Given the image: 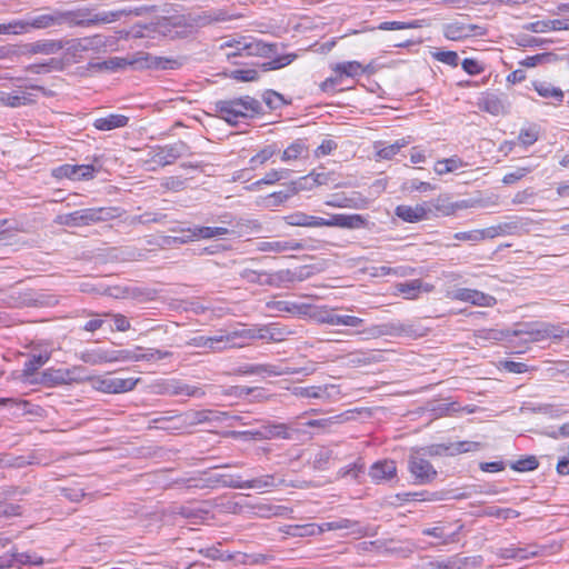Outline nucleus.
Instances as JSON below:
<instances>
[{
  "mask_svg": "<svg viewBox=\"0 0 569 569\" xmlns=\"http://www.w3.org/2000/svg\"><path fill=\"white\" fill-rule=\"evenodd\" d=\"M176 483L182 485L188 489L214 488L217 485L232 489H268L281 486L283 480H278L274 475H264L250 480H241L240 476L213 473L208 477L179 479Z\"/></svg>",
  "mask_w": 569,
  "mask_h": 569,
  "instance_id": "f257e3e1",
  "label": "nucleus"
},
{
  "mask_svg": "<svg viewBox=\"0 0 569 569\" xmlns=\"http://www.w3.org/2000/svg\"><path fill=\"white\" fill-rule=\"evenodd\" d=\"M284 222L292 227H338L342 229L356 230L368 228V219L359 213L345 214L333 213L329 218L316 217L302 211L292 212L283 217Z\"/></svg>",
  "mask_w": 569,
  "mask_h": 569,
  "instance_id": "f03ea898",
  "label": "nucleus"
},
{
  "mask_svg": "<svg viewBox=\"0 0 569 569\" xmlns=\"http://www.w3.org/2000/svg\"><path fill=\"white\" fill-rule=\"evenodd\" d=\"M213 110L230 124H237L240 118H253L263 113L259 100L250 96L218 100L213 103Z\"/></svg>",
  "mask_w": 569,
  "mask_h": 569,
  "instance_id": "7ed1b4c3",
  "label": "nucleus"
},
{
  "mask_svg": "<svg viewBox=\"0 0 569 569\" xmlns=\"http://www.w3.org/2000/svg\"><path fill=\"white\" fill-rule=\"evenodd\" d=\"M122 16V11H101L97 12L91 8H78L74 10H61L62 26L68 27H94L117 21Z\"/></svg>",
  "mask_w": 569,
  "mask_h": 569,
  "instance_id": "20e7f679",
  "label": "nucleus"
},
{
  "mask_svg": "<svg viewBox=\"0 0 569 569\" xmlns=\"http://www.w3.org/2000/svg\"><path fill=\"white\" fill-rule=\"evenodd\" d=\"M368 336L372 338H379L383 336L389 337H407V338H418L422 337V328L411 323V322H401V321H389L379 325H373L366 330Z\"/></svg>",
  "mask_w": 569,
  "mask_h": 569,
  "instance_id": "39448f33",
  "label": "nucleus"
},
{
  "mask_svg": "<svg viewBox=\"0 0 569 569\" xmlns=\"http://www.w3.org/2000/svg\"><path fill=\"white\" fill-rule=\"evenodd\" d=\"M419 449H412L408 458V470L417 485L431 483L438 476L437 470Z\"/></svg>",
  "mask_w": 569,
  "mask_h": 569,
  "instance_id": "423d86ee",
  "label": "nucleus"
},
{
  "mask_svg": "<svg viewBox=\"0 0 569 569\" xmlns=\"http://www.w3.org/2000/svg\"><path fill=\"white\" fill-rule=\"evenodd\" d=\"M190 147L182 140L164 146H156L152 149L151 161L160 167L172 164L183 156H190Z\"/></svg>",
  "mask_w": 569,
  "mask_h": 569,
  "instance_id": "0eeeda50",
  "label": "nucleus"
},
{
  "mask_svg": "<svg viewBox=\"0 0 569 569\" xmlns=\"http://www.w3.org/2000/svg\"><path fill=\"white\" fill-rule=\"evenodd\" d=\"M470 497L468 492H457L456 490H440V491H413L397 493L396 499L401 502L415 500V501H443L448 499H467Z\"/></svg>",
  "mask_w": 569,
  "mask_h": 569,
  "instance_id": "6e6552de",
  "label": "nucleus"
},
{
  "mask_svg": "<svg viewBox=\"0 0 569 569\" xmlns=\"http://www.w3.org/2000/svg\"><path fill=\"white\" fill-rule=\"evenodd\" d=\"M442 32L448 40L460 41L469 37L485 36L487 33V29L479 24L466 23L457 20L445 23Z\"/></svg>",
  "mask_w": 569,
  "mask_h": 569,
  "instance_id": "1a4fd4ad",
  "label": "nucleus"
},
{
  "mask_svg": "<svg viewBox=\"0 0 569 569\" xmlns=\"http://www.w3.org/2000/svg\"><path fill=\"white\" fill-rule=\"evenodd\" d=\"M313 372V369L307 368H290L286 367L282 370H277L276 366L272 365H253L246 363L238 368L239 375L251 376V375H268V376H280V375H293V373H303L308 376Z\"/></svg>",
  "mask_w": 569,
  "mask_h": 569,
  "instance_id": "9d476101",
  "label": "nucleus"
},
{
  "mask_svg": "<svg viewBox=\"0 0 569 569\" xmlns=\"http://www.w3.org/2000/svg\"><path fill=\"white\" fill-rule=\"evenodd\" d=\"M79 359L91 366L107 362H123V349L110 350L100 347L88 349L80 352Z\"/></svg>",
  "mask_w": 569,
  "mask_h": 569,
  "instance_id": "9b49d317",
  "label": "nucleus"
},
{
  "mask_svg": "<svg viewBox=\"0 0 569 569\" xmlns=\"http://www.w3.org/2000/svg\"><path fill=\"white\" fill-rule=\"evenodd\" d=\"M139 378L103 377L96 380V389L104 393H123L134 389Z\"/></svg>",
  "mask_w": 569,
  "mask_h": 569,
  "instance_id": "f8f14e48",
  "label": "nucleus"
},
{
  "mask_svg": "<svg viewBox=\"0 0 569 569\" xmlns=\"http://www.w3.org/2000/svg\"><path fill=\"white\" fill-rule=\"evenodd\" d=\"M312 317L320 323L346 326L351 328L361 327L365 322V320L359 317L337 315L332 309H320L316 311Z\"/></svg>",
  "mask_w": 569,
  "mask_h": 569,
  "instance_id": "ddd939ff",
  "label": "nucleus"
},
{
  "mask_svg": "<svg viewBox=\"0 0 569 569\" xmlns=\"http://www.w3.org/2000/svg\"><path fill=\"white\" fill-rule=\"evenodd\" d=\"M78 368H48L41 372L40 378L36 379L37 383H41L44 387L52 388L60 385H68L76 380L73 373Z\"/></svg>",
  "mask_w": 569,
  "mask_h": 569,
  "instance_id": "4468645a",
  "label": "nucleus"
},
{
  "mask_svg": "<svg viewBox=\"0 0 569 569\" xmlns=\"http://www.w3.org/2000/svg\"><path fill=\"white\" fill-rule=\"evenodd\" d=\"M98 171L93 164H62L53 170V174L57 178L80 181L92 179Z\"/></svg>",
  "mask_w": 569,
  "mask_h": 569,
  "instance_id": "2eb2a0df",
  "label": "nucleus"
},
{
  "mask_svg": "<svg viewBox=\"0 0 569 569\" xmlns=\"http://www.w3.org/2000/svg\"><path fill=\"white\" fill-rule=\"evenodd\" d=\"M26 32L29 29H48L62 26L61 10L53 9L46 13L29 16L23 20Z\"/></svg>",
  "mask_w": 569,
  "mask_h": 569,
  "instance_id": "dca6fc26",
  "label": "nucleus"
},
{
  "mask_svg": "<svg viewBox=\"0 0 569 569\" xmlns=\"http://www.w3.org/2000/svg\"><path fill=\"white\" fill-rule=\"evenodd\" d=\"M452 298L463 302H470L480 307H492L497 300L482 291L469 288H459L452 292Z\"/></svg>",
  "mask_w": 569,
  "mask_h": 569,
  "instance_id": "f3484780",
  "label": "nucleus"
},
{
  "mask_svg": "<svg viewBox=\"0 0 569 569\" xmlns=\"http://www.w3.org/2000/svg\"><path fill=\"white\" fill-rule=\"evenodd\" d=\"M369 477L375 483L392 480L397 477L396 461L391 459L376 461L369 469Z\"/></svg>",
  "mask_w": 569,
  "mask_h": 569,
  "instance_id": "a211bd4d",
  "label": "nucleus"
},
{
  "mask_svg": "<svg viewBox=\"0 0 569 569\" xmlns=\"http://www.w3.org/2000/svg\"><path fill=\"white\" fill-rule=\"evenodd\" d=\"M309 277L307 267H301L298 270L282 269L276 272H270V287L281 288L287 283L295 281H302Z\"/></svg>",
  "mask_w": 569,
  "mask_h": 569,
  "instance_id": "6ab92c4d",
  "label": "nucleus"
},
{
  "mask_svg": "<svg viewBox=\"0 0 569 569\" xmlns=\"http://www.w3.org/2000/svg\"><path fill=\"white\" fill-rule=\"evenodd\" d=\"M172 232H188L189 239L200 240V239H211L216 237L230 234V229L224 227H203V226H193L189 228H180L170 229Z\"/></svg>",
  "mask_w": 569,
  "mask_h": 569,
  "instance_id": "aec40b11",
  "label": "nucleus"
},
{
  "mask_svg": "<svg viewBox=\"0 0 569 569\" xmlns=\"http://www.w3.org/2000/svg\"><path fill=\"white\" fill-rule=\"evenodd\" d=\"M228 20L227 13L222 10H211L201 12L188 13L189 29L191 32L194 29L206 27L213 22Z\"/></svg>",
  "mask_w": 569,
  "mask_h": 569,
  "instance_id": "412c9836",
  "label": "nucleus"
},
{
  "mask_svg": "<svg viewBox=\"0 0 569 569\" xmlns=\"http://www.w3.org/2000/svg\"><path fill=\"white\" fill-rule=\"evenodd\" d=\"M429 212H431V209L426 204H417L415 207L400 204L395 210L398 218L410 223L427 219Z\"/></svg>",
  "mask_w": 569,
  "mask_h": 569,
  "instance_id": "4be33fe9",
  "label": "nucleus"
},
{
  "mask_svg": "<svg viewBox=\"0 0 569 569\" xmlns=\"http://www.w3.org/2000/svg\"><path fill=\"white\" fill-rule=\"evenodd\" d=\"M277 52V46L271 43H266L262 41H252L246 43L238 52L228 53V58L236 56H260V57H270Z\"/></svg>",
  "mask_w": 569,
  "mask_h": 569,
  "instance_id": "5701e85b",
  "label": "nucleus"
},
{
  "mask_svg": "<svg viewBox=\"0 0 569 569\" xmlns=\"http://www.w3.org/2000/svg\"><path fill=\"white\" fill-rule=\"evenodd\" d=\"M479 108L492 116L506 114L508 112L509 104L507 101L495 93H487L483 96L479 103Z\"/></svg>",
  "mask_w": 569,
  "mask_h": 569,
  "instance_id": "b1692460",
  "label": "nucleus"
},
{
  "mask_svg": "<svg viewBox=\"0 0 569 569\" xmlns=\"http://www.w3.org/2000/svg\"><path fill=\"white\" fill-rule=\"evenodd\" d=\"M80 212L82 214L83 226H89L91 223H96V222H100V221H108L116 217L114 208H106V207L87 208V209H80Z\"/></svg>",
  "mask_w": 569,
  "mask_h": 569,
  "instance_id": "393cba45",
  "label": "nucleus"
},
{
  "mask_svg": "<svg viewBox=\"0 0 569 569\" xmlns=\"http://www.w3.org/2000/svg\"><path fill=\"white\" fill-rule=\"evenodd\" d=\"M567 331L561 326L548 323L543 325L540 329L527 331L526 333L529 336L530 341H541L547 338L560 340L567 336Z\"/></svg>",
  "mask_w": 569,
  "mask_h": 569,
  "instance_id": "a878e982",
  "label": "nucleus"
},
{
  "mask_svg": "<svg viewBox=\"0 0 569 569\" xmlns=\"http://www.w3.org/2000/svg\"><path fill=\"white\" fill-rule=\"evenodd\" d=\"M305 249V246L296 240L289 241H260L257 243V250L267 252H284V251H299Z\"/></svg>",
  "mask_w": 569,
  "mask_h": 569,
  "instance_id": "bb28decb",
  "label": "nucleus"
},
{
  "mask_svg": "<svg viewBox=\"0 0 569 569\" xmlns=\"http://www.w3.org/2000/svg\"><path fill=\"white\" fill-rule=\"evenodd\" d=\"M129 122V117L124 114L110 113L106 117L97 118L93 121V127L100 131H110L117 128L126 127Z\"/></svg>",
  "mask_w": 569,
  "mask_h": 569,
  "instance_id": "cd10ccee",
  "label": "nucleus"
},
{
  "mask_svg": "<svg viewBox=\"0 0 569 569\" xmlns=\"http://www.w3.org/2000/svg\"><path fill=\"white\" fill-rule=\"evenodd\" d=\"M262 230L261 223L256 219L238 218L233 223V229H230V234L238 237H246L259 233Z\"/></svg>",
  "mask_w": 569,
  "mask_h": 569,
  "instance_id": "c85d7f7f",
  "label": "nucleus"
},
{
  "mask_svg": "<svg viewBox=\"0 0 569 569\" xmlns=\"http://www.w3.org/2000/svg\"><path fill=\"white\" fill-rule=\"evenodd\" d=\"M160 32L164 36L171 32V28L182 29V31H176V34L191 32L189 29L188 14L173 16L163 18L159 23Z\"/></svg>",
  "mask_w": 569,
  "mask_h": 569,
  "instance_id": "c756f323",
  "label": "nucleus"
},
{
  "mask_svg": "<svg viewBox=\"0 0 569 569\" xmlns=\"http://www.w3.org/2000/svg\"><path fill=\"white\" fill-rule=\"evenodd\" d=\"M257 336L259 339H266L273 342H280L286 339L288 335L291 333L287 327H281L277 323H270L263 326L257 330Z\"/></svg>",
  "mask_w": 569,
  "mask_h": 569,
  "instance_id": "7c9ffc66",
  "label": "nucleus"
},
{
  "mask_svg": "<svg viewBox=\"0 0 569 569\" xmlns=\"http://www.w3.org/2000/svg\"><path fill=\"white\" fill-rule=\"evenodd\" d=\"M134 62L139 63L141 67L159 70L176 69L179 64L177 60L163 57H154L149 53H146L143 58L136 60Z\"/></svg>",
  "mask_w": 569,
  "mask_h": 569,
  "instance_id": "2f4dec72",
  "label": "nucleus"
},
{
  "mask_svg": "<svg viewBox=\"0 0 569 569\" xmlns=\"http://www.w3.org/2000/svg\"><path fill=\"white\" fill-rule=\"evenodd\" d=\"M109 43L107 37L102 34H94L92 37H84L79 39L78 43L74 46L77 51H100L102 48H106Z\"/></svg>",
  "mask_w": 569,
  "mask_h": 569,
  "instance_id": "473e14b6",
  "label": "nucleus"
},
{
  "mask_svg": "<svg viewBox=\"0 0 569 569\" xmlns=\"http://www.w3.org/2000/svg\"><path fill=\"white\" fill-rule=\"evenodd\" d=\"M278 153H280V148L277 146V143L266 144L262 149H260L254 156L250 158V169H257L258 167L264 164L267 161H269L273 156Z\"/></svg>",
  "mask_w": 569,
  "mask_h": 569,
  "instance_id": "72a5a7b5",
  "label": "nucleus"
},
{
  "mask_svg": "<svg viewBox=\"0 0 569 569\" xmlns=\"http://www.w3.org/2000/svg\"><path fill=\"white\" fill-rule=\"evenodd\" d=\"M533 89L542 98L553 99L557 103H561L565 98L563 91L546 81H535Z\"/></svg>",
  "mask_w": 569,
  "mask_h": 569,
  "instance_id": "f704fd0d",
  "label": "nucleus"
},
{
  "mask_svg": "<svg viewBox=\"0 0 569 569\" xmlns=\"http://www.w3.org/2000/svg\"><path fill=\"white\" fill-rule=\"evenodd\" d=\"M308 152V147L303 139H297L290 143L281 153V161L290 162L302 158Z\"/></svg>",
  "mask_w": 569,
  "mask_h": 569,
  "instance_id": "c9c22d12",
  "label": "nucleus"
},
{
  "mask_svg": "<svg viewBox=\"0 0 569 569\" xmlns=\"http://www.w3.org/2000/svg\"><path fill=\"white\" fill-rule=\"evenodd\" d=\"M0 100L3 106L11 108H18L34 102L33 94L29 92L2 93Z\"/></svg>",
  "mask_w": 569,
  "mask_h": 569,
  "instance_id": "e433bc0d",
  "label": "nucleus"
},
{
  "mask_svg": "<svg viewBox=\"0 0 569 569\" xmlns=\"http://www.w3.org/2000/svg\"><path fill=\"white\" fill-rule=\"evenodd\" d=\"M332 70L338 77H340V80L342 79L343 76L355 78L365 72L362 64L358 61H347L337 63L332 68Z\"/></svg>",
  "mask_w": 569,
  "mask_h": 569,
  "instance_id": "4c0bfd02",
  "label": "nucleus"
},
{
  "mask_svg": "<svg viewBox=\"0 0 569 569\" xmlns=\"http://www.w3.org/2000/svg\"><path fill=\"white\" fill-rule=\"evenodd\" d=\"M284 532L292 537H310L322 533L323 528L317 523L292 525Z\"/></svg>",
  "mask_w": 569,
  "mask_h": 569,
  "instance_id": "58836bf2",
  "label": "nucleus"
},
{
  "mask_svg": "<svg viewBox=\"0 0 569 569\" xmlns=\"http://www.w3.org/2000/svg\"><path fill=\"white\" fill-rule=\"evenodd\" d=\"M328 386L295 387L292 393L302 398L327 399L330 397Z\"/></svg>",
  "mask_w": 569,
  "mask_h": 569,
  "instance_id": "ea45409f",
  "label": "nucleus"
},
{
  "mask_svg": "<svg viewBox=\"0 0 569 569\" xmlns=\"http://www.w3.org/2000/svg\"><path fill=\"white\" fill-rule=\"evenodd\" d=\"M562 57H559L557 53L553 52H545V53H538L535 56H528L523 60L519 62L520 66L532 68L538 64H547V63H555L559 60H562Z\"/></svg>",
  "mask_w": 569,
  "mask_h": 569,
  "instance_id": "a19ab883",
  "label": "nucleus"
},
{
  "mask_svg": "<svg viewBox=\"0 0 569 569\" xmlns=\"http://www.w3.org/2000/svg\"><path fill=\"white\" fill-rule=\"evenodd\" d=\"M49 360V357L46 355H33L28 361L24 362L23 369H22V376L26 380L29 382H36L34 380H31L30 378L38 371L40 367H42L47 361Z\"/></svg>",
  "mask_w": 569,
  "mask_h": 569,
  "instance_id": "79ce46f5",
  "label": "nucleus"
},
{
  "mask_svg": "<svg viewBox=\"0 0 569 569\" xmlns=\"http://www.w3.org/2000/svg\"><path fill=\"white\" fill-rule=\"evenodd\" d=\"M540 137V127L536 123H531L520 129L518 134V142L523 147H530L538 141Z\"/></svg>",
  "mask_w": 569,
  "mask_h": 569,
  "instance_id": "37998d69",
  "label": "nucleus"
},
{
  "mask_svg": "<svg viewBox=\"0 0 569 569\" xmlns=\"http://www.w3.org/2000/svg\"><path fill=\"white\" fill-rule=\"evenodd\" d=\"M516 229V222H503L497 226H491L486 229H481L482 240L487 238L492 239L503 234H511Z\"/></svg>",
  "mask_w": 569,
  "mask_h": 569,
  "instance_id": "c03bdc74",
  "label": "nucleus"
},
{
  "mask_svg": "<svg viewBox=\"0 0 569 569\" xmlns=\"http://www.w3.org/2000/svg\"><path fill=\"white\" fill-rule=\"evenodd\" d=\"M565 28L563 19L539 20L527 26V29L532 32H547L550 30L558 31L565 30Z\"/></svg>",
  "mask_w": 569,
  "mask_h": 569,
  "instance_id": "a18cd8bd",
  "label": "nucleus"
},
{
  "mask_svg": "<svg viewBox=\"0 0 569 569\" xmlns=\"http://www.w3.org/2000/svg\"><path fill=\"white\" fill-rule=\"evenodd\" d=\"M123 361H156L152 348L136 347L132 350L123 349Z\"/></svg>",
  "mask_w": 569,
  "mask_h": 569,
  "instance_id": "49530a36",
  "label": "nucleus"
},
{
  "mask_svg": "<svg viewBox=\"0 0 569 569\" xmlns=\"http://www.w3.org/2000/svg\"><path fill=\"white\" fill-rule=\"evenodd\" d=\"M266 307L268 310L279 313H300L301 311V307L298 303L286 300H271L266 303Z\"/></svg>",
  "mask_w": 569,
  "mask_h": 569,
  "instance_id": "de8ad7c7",
  "label": "nucleus"
},
{
  "mask_svg": "<svg viewBox=\"0 0 569 569\" xmlns=\"http://www.w3.org/2000/svg\"><path fill=\"white\" fill-rule=\"evenodd\" d=\"M422 281L420 279L410 280L397 284V291L401 293L406 299H415L418 297Z\"/></svg>",
  "mask_w": 569,
  "mask_h": 569,
  "instance_id": "09e8293b",
  "label": "nucleus"
},
{
  "mask_svg": "<svg viewBox=\"0 0 569 569\" xmlns=\"http://www.w3.org/2000/svg\"><path fill=\"white\" fill-rule=\"evenodd\" d=\"M365 462L359 458L353 463L342 467L338 471V477L347 478L350 477L353 480H359L360 476L365 473Z\"/></svg>",
  "mask_w": 569,
  "mask_h": 569,
  "instance_id": "8fccbe9b",
  "label": "nucleus"
},
{
  "mask_svg": "<svg viewBox=\"0 0 569 569\" xmlns=\"http://www.w3.org/2000/svg\"><path fill=\"white\" fill-rule=\"evenodd\" d=\"M14 553L17 558L18 568H21L23 566L40 567L44 563V559L34 552H19L18 549L14 547Z\"/></svg>",
  "mask_w": 569,
  "mask_h": 569,
  "instance_id": "3c124183",
  "label": "nucleus"
},
{
  "mask_svg": "<svg viewBox=\"0 0 569 569\" xmlns=\"http://www.w3.org/2000/svg\"><path fill=\"white\" fill-rule=\"evenodd\" d=\"M242 278L246 279L249 283L270 287V272L267 271L246 269L242 272Z\"/></svg>",
  "mask_w": 569,
  "mask_h": 569,
  "instance_id": "603ef678",
  "label": "nucleus"
},
{
  "mask_svg": "<svg viewBox=\"0 0 569 569\" xmlns=\"http://www.w3.org/2000/svg\"><path fill=\"white\" fill-rule=\"evenodd\" d=\"M187 421L190 425H199L204 422H211L218 419L217 415L212 410H197L187 413Z\"/></svg>",
  "mask_w": 569,
  "mask_h": 569,
  "instance_id": "864d4df0",
  "label": "nucleus"
},
{
  "mask_svg": "<svg viewBox=\"0 0 569 569\" xmlns=\"http://www.w3.org/2000/svg\"><path fill=\"white\" fill-rule=\"evenodd\" d=\"M260 433L266 438H290L288 427L284 423H272L263 426V431H261Z\"/></svg>",
  "mask_w": 569,
  "mask_h": 569,
  "instance_id": "5fc2aeb1",
  "label": "nucleus"
},
{
  "mask_svg": "<svg viewBox=\"0 0 569 569\" xmlns=\"http://www.w3.org/2000/svg\"><path fill=\"white\" fill-rule=\"evenodd\" d=\"M262 100L270 110L280 109L287 103L283 96L274 90H266Z\"/></svg>",
  "mask_w": 569,
  "mask_h": 569,
  "instance_id": "6e6d98bb",
  "label": "nucleus"
},
{
  "mask_svg": "<svg viewBox=\"0 0 569 569\" xmlns=\"http://www.w3.org/2000/svg\"><path fill=\"white\" fill-rule=\"evenodd\" d=\"M358 526V521L347 518H341L335 521L323 522L320 525V527L323 528V532L330 530L355 529Z\"/></svg>",
  "mask_w": 569,
  "mask_h": 569,
  "instance_id": "4d7b16f0",
  "label": "nucleus"
},
{
  "mask_svg": "<svg viewBox=\"0 0 569 569\" xmlns=\"http://www.w3.org/2000/svg\"><path fill=\"white\" fill-rule=\"evenodd\" d=\"M423 452L425 456L437 457V456H451L452 446L450 443H432L430 446L418 448Z\"/></svg>",
  "mask_w": 569,
  "mask_h": 569,
  "instance_id": "13d9d810",
  "label": "nucleus"
},
{
  "mask_svg": "<svg viewBox=\"0 0 569 569\" xmlns=\"http://www.w3.org/2000/svg\"><path fill=\"white\" fill-rule=\"evenodd\" d=\"M296 57L297 56L295 53L276 57L271 61L264 62L262 64V69H263V71H269V70H277V69L283 68V67L290 64L296 59Z\"/></svg>",
  "mask_w": 569,
  "mask_h": 569,
  "instance_id": "bf43d9fd",
  "label": "nucleus"
},
{
  "mask_svg": "<svg viewBox=\"0 0 569 569\" xmlns=\"http://www.w3.org/2000/svg\"><path fill=\"white\" fill-rule=\"evenodd\" d=\"M291 170L289 169H271L268 171L263 178H261V182L264 184H274L279 182L280 180L288 179L290 177Z\"/></svg>",
  "mask_w": 569,
  "mask_h": 569,
  "instance_id": "052dcab7",
  "label": "nucleus"
},
{
  "mask_svg": "<svg viewBox=\"0 0 569 569\" xmlns=\"http://www.w3.org/2000/svg\"><path fill=\"white\" fill-rule=\"evenodd\" d=\"M538 466L539 461L537 458L535 456H528L511 463V469L519 472H526L536 470Z\"/></svg>",
  "mask_w": 569,
  "mask_h": 569,
  "instance_id": "680f3d73",
  "label": "nucleus"
},
{
  "mask_svg": "<svg viewBox=\"0 0 569 569\" xmlns=\"http://www.w3.org/2000/svg\"><path fill=\"white\" fill-rule=\"evenodd\" d=\"M485 515L488 517L510 519L519 517L520 512L510 508L488 507L485 510Z\"/></svg>",
  "mask_w": 569,
  "mask_h": 569,
  "instance_id": "e2e57ef3",
  "label": "nucleus"
},
{
  "mask_svg": "<svg viewBox=\"0 0 569 569\" xmlns=\"http://www.w3.org/2000/svg\"><path fill=\"white\" fill-rule=\"evenodd\" d=\"M229 77L237 81L250 82L258 80L259 73L256 69H237L230 71Z\"/></svg>",
  "mask_w": 569,
  "mask_h": 569,
  "instance_id": "0e129e2a",
  "label": "nucleus"
},
{
  "mask_svg": "<svg viewBox=\"0 0 569 569\" xmlns=\"http://www.w3.org/2000/svg\"><path fill=\"white\" fill-rule=\"evenodd\" d=\"M452 446L451 456L477 451L481 448V443L477 441H458L456 443H450Z\"/></svg>",
  "mask_w": 569,
  "mask_h": 569,
  "instance_id": "69168bd1",
  "label": "nucleus"
},
{
  "mask_svg": "<svg viewBox=\"0 0 569 569\" xmlns=\"http://www.w3.org/2000/svg\"><path fill=\"white\" fill-rule=\"evenodd\" d=\"M532 170L533 167L531 166L517 168L515 171L506 173L502 178V182L505 184L516 183L517 181L526 177L528 173H530Z\"/></svg>",
  "mask_w": 569,
  "mask_h": 569,
  "instance_id": "338daca9",
  "label": "nucleus"
},
{
  "mask_svg": "<svg viewBox=\"0 0 569 569\" xmlns=\"http://www.w3.org/2000/svg\"><path fill=\"white\" fill-rule=\"evenodd\" d=\"M104 72H116L118 70L124 69L127 66L132 64V61H128L124 58L112 57L108 60L102 61Z\"/></svg>",
  "mask_w": 569,
  "mask_h": 569,
  "instance_id": "774afa93",
  "label": "nucleus"
}]
</instances>
